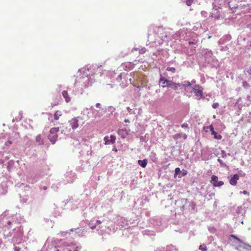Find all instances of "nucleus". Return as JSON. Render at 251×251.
Wrapping results in <instances>:
<instances>
[{
  "label": "nucleus",
  "instance_id": "ea45409f",
  "mask_svg": "<svg viewBox=\"0 0 251 251\" xmlns=\"http://www.w3.org/2000/svg\"><path fill=\"white\" fill-rule=\"evenodd\" d=\"M221 155H222V157L224 158H226V156H227V154H226V152L225 151H224V150H222L221 151ZM227 155H230V154L228 153V154H227Z\"/></svg>",
  "mask_w": 251,
  "mask_h": 251
},
{
  "label": "nucleus",
  "instance_id": "864d4df0",
  "mask_svg": "<svg viewBox=\"0 0 251 251\" xmlns=\"http://www.w3.org/2000/svg\"><path fill=\"white\" fill-rule=\"evenodd\" d=\"M71 199H67L65 201H64V206H65L68 203H69L70 201H71Z\"/></svg>",
  "mask_w": 251,
  "mask_h": 251
},
{
  "label": "nucleus",
  "instance_id": "c03bdc74",
  "mask_svg": "<svg viewBox=\"0 0 251 251\" xmlns=\"http://www.w3.org/2000/svg\"><path fill=\"white\" fill-rule=\"evenodd\" d=\"M219 106V104L218 102L213 103L212 105V107L213 109H216Z\"/></svg>",
  "mask_w": 251,
  "mask_h": 251
},
{
  "label": "nucleus",
  "instance_id": "f704fd0d",
  "mask_svg": "<svg viewBox=\"0 0 251 251\" xmlns=\"http://www.w3.org/2000/svg\"><path fill=\"white\" fill-rule=\"evenodd\" d=\"M74 230H76V233L78 234L79 235H81L83 233L84 231V229L81 230L79 229V228H72L70 230L73 231H74Z\"/></svg>",
  "mask_w": 251,
  "mask_h": 251
},
{
  "label": "nucleus",
  "instance_id": "bb28decb",
  "mask_svg": "<svg viewBox=\"0 0 251 251\" xmlns=\"http://www.w3.org/2000/svg\"><path fill=\"white\" fill-rule=\"evenodd\" d=\"M133 74L134 73L133 72L130 73L129 74H128L127 73H126V75L123 76V79L125 80H129L130 82L131 83L132 79L131 77H133Z\"/></svg>",
  "mask_w": 251,
  "mask_h": 251
},
{
  "label": "nucleus",
  "instance_id": "2eb2a0df",
  "mask_svg": "<svg viewBox=\"0 0 251 251\" xmlns=\"http://www.w3.org/2000/svg\"><path fill=\"white\" fill-rule=\"evenodd\" d=\"M116 139V136L115 135L111 134L110 135V136H108V135L104 136L103 141L105 145H110L113 144L115 142Z\"/></svg>",
  "mask_w": 251,
  "mask_h": 251
},
{
  "label": "nucleus",
  "instance_id": "6e6d98bb",
  "mask_svg": "<svg viewBox=\"0 0 251 251\" xmlns=\"http://www.w3.org/2000/svg\"><path fill=\"white\" fill-rule=\"evenodd\" d=\"M101 223V222L100 221V220H97L96 221V223H95V224H96V225H100Z\"/></svg>",
  "mask_w": 251,
  "mask_h": 251
},
{
  "label": "nucleus",
  "instance_id": "2f4dec72",
  "mask_svg": "<svg viewBox=\"0 0 251 251\" xmlns=\"http://www.w3.org/2000/svg\"><path fill=\"white\" fill-rule=\"evenodd\" d=\"M61 112L60 111H56L55 113L54 114V119L55 120H57L59 119V117L61 116Z\"/></svg>",
  "mask_w": 251,
  "mask_h": 251
},
{
  "label": "nucleus",
  "instance_id": "4c0bfd02",
  "mask_svg": "<svg viewBox=\"0 0 251 251\" xmlns=\"http://www.w3.org/2000/svg\"><path fill=\"white\" fill-rule=\"evenodd\" d=\"M115 108L112 106H109L107 108L108 111L111 114H112L115 110Z\"/></svg>",
  "mask_w": 251,
  "mask_h": 251
},
{
  "label": "nucleus",
  "instance_id": "774afa93",
  "mask_svg": "<svg viewBox=\"0 0 251 251\" xmlns=\"http://www.w3.org/2000/svg\"><path fill=\"white\" fill-rule=\"evenodd\" d=\"M175 147H175V146L172 147V150H171L172 152H173V151H174V149H175Z\"/></svg>",
  "mask_w": 251,
  "mask_h": 251
},
{
  "label": "nucleus",
  "instance_id": "5701e85b",
  "mask_svg": "<svg viewBox=\"0 0 251 251\" xmlns=\"http://www.w3.org/2000/svg\"><path fill=\"white\" fill-rule=\"evenodd\" d=\"M138 164L143 168H145L148 163V160L146 158L143 160H138L137 161Z\"/></svg>",
  "mask_w": 251,
  "mask_h": 251
},
{
  "label": "nucleus",
  "instance_id": "37998d69",
  "mask_svg": "<svg viewBox=\"0 0 251 251\" xmlns=\"http://www.w3.org/2000/svg\"><path fill=\"white\" fill-rule=\"evenodd\" d=\"M208 230L212 233H215L216 231L215 228L214 227H208Z\"/></svg>",
  "mask_w": 251,
  "mask_h": 251
},
{
  "label": "nucleus",
  "instance_id": "f8f14e48",
  "mask_svg": "<svg viewBox=\"0 0 251 251\" xmlns=\"http://www.w3.org/2000/svg\"><path fill=\"white\" fill-rule=\"evenodd\" d=\"M174 172V177L176 180L180 179L182 177L186 176L188 174L187 170L184 169L181 170L179 167L175 168Z\"/></svg>",
  "mask_w": 251,
  "mask_h": 251
},
{
  "label": "nucleus",
  "instance_id": "58836bf2",
  "mask_svg": "<svg viewBox=\"0 0 251 251\" xmlns=\"http://www.w3.org/2000/svg\"><path fill=\"white\" fill-rule=\"evenodd\" d=\"M229 49L228 45H227L225 46L220 47V50L221 51H226Z\"/></svg>",
  "mask_w": 251,
  "mask_h": 251
},
{
  "label": "nucleus",
  "instance_id": "aec40b11",
  "mask_svg": "<svg viewBox=\"0 0 251 251\" xmlns=\"http://www.w3.org/2000/svg\"><path fill=\"white\" fill-rule=\"evenodd\" d=\"M70 125L73 129H75L78 126V120L76 118H74L69 121Z\"/></svg>",
  "mask_w": 251,
  "mask_h": 251
},
{
  "label": "nucleus",
  "instance_id": "bf43d9fd",
  "mask_svg": "<svg viewBox=\"0 0 251 251\" xmlns=\"http://www.w3.org/2000/svg\"><path fill=\"white\" fill-rule=\"evenodd\" d=\"M182 137L183 138V140H184L187 138V136L186 134H182Z\"/></svg>",
  "mask_w": 251,
  "mask_h": 251
},
{
  "label": "nucleus",
  "instance_id": "cd10ccee",
  "mask_svg": "<svg viewBox=\"0 0 251 251\" xmlns=\"http://www.w3.org/2000/svg\"><path fill=\"white\" fill-rule=\"evenodd\" d=\"M182 136V133H177L173 136V138L176 140V144L177 145L178 143V140L181 138Z\"/></svg>",
  "mask_w": 251,
  "mask_h": 251
},
{
  "label": "nucleus",
  "instance_id": "680f3d73",
  "mask_svg": "<svg viewBox=\"0 0 251 251\" xmlns=\"http://www.w3.org/2000/svg\"><path fill=\"white\" fill-rule=\"evenodd\" d=\"M215 194L214 193H211L209 194V197L212 199V197L214 196Z\"/></svg>",
  "mask_w": 251,
  "mask_h": 251
},
{
  "label": "nucleus",
  "instance_id": "c756f323",
  "mask_svg": "<svg viewBox=\"0 0 251 251\" xmlns=\"http://www.w3.org/2000/svg\"><path fill=\"white\" fill-rule=\"evenodd\" d=\"M36 141L38 143L39 145H42L44 144L43 139L42 138L40 134L38 135L36 137Z\"/></svg>",
  "mask_w": 251,
  "mask_h": 251
},
{
  "label": "nucleus",
  "instance_id": "a18cd8bd",
  "mask_svg": "<svg viewBox=\"0 0 251 251\" xmlns=\"http://www.w3.org/2000/svg\"><path fill=\"white\" fill-rule=\"evenodd\" d=\"M159 37L161 38V39L163 41H166V39L168 37L167 35L166 34L165 35H161V36H160Z\"/></svg>",
  "mask_w": 251,
  "mask_h": 251
},
{
  "label": "nucleus",
  "instance_id": "0eeeda50",
  "mask_svg": "<svg viewBox=\"0 0 251 251\" xmlns=\"http://www.w3.org/2000/svg\"><path fill=\"white\" fill-rule=\"evenodd\" d=\"M230 238H233V239L236 240L239 243H241L238 246V248H242L244 250H245L246 251H251V249L249 246H251V245H249L248 243L244 242L242 240L239 238L235 234H231L230 235Z\"/></svg>",
  "mask_w": 251,
  "mask_h": 251
},
{
  "label": "nucleus",
  "instance_id": "49530a36",
  "mask_svg": "<svg viewBox=\"0 0 251 251\" xmlns=\"http://www.w3.org/2000/svg\"><path fill=\"white\" fill-rule=\"evenodd\" d=\"M89 226L90 228H91L92 229H95L96 227V224H93V223H89Z\"/></svg>",
  "mask_w": 251,
  "mask_h": 251
},
{
  "label": "nucleus",
  "instance_id": "de8ad7c7",
  "mask_svg": "<svg viewBox=\"0 0 251 251\" xmlns=\"http://www.w3.org/2000/svg\"><path fill=\"white\" fill-rule=\"evenodd\" d=\"M39 188L40 190H46L48 189V187L47 186L40 185Z\"/></svg>",
  "mask_w": 251,
  "mask_h": 251
},
{
  "label": "nucleus",
  "instance_id": "f03ea898",
  "mask_svg": "<svg viewBox=\"0 0 251 251\" xmlns=\"http://www.w3.org/2000/svg\"><path fill=\"white\" fill-rule=\"evenodd\" d=\"M218 3L219 5L213 3V7L209 17L216 20L223 19L226 17V14H227V11L225 9L226 7L224 6L221 1Z\"/></svg>",
  "mask_w": 251,
  "mask_h": 251
},
{
  "label": "nucleus",
  "instance_id": "9b49d317",
  "mask_svg": "<svg viewBox=\"0 0 251 251\" xmlns=\"http://www.w3.org/2000/svg\"><path fill=\"white\" fill-rule=\"evenodd\" d=\"M99 68V66H98L97 65L95 64V65H93L92 68L91 66H90L89 68H87L86 69H81L78 70V72L80 73H83V75L85 76H88L89 75H90V73L92 74L95 73V69H98Z\"/></svg>",
  "mask_w": 251,
  "mask_h": 251
},
{
  "label": "nucleus",
  "instance_id": "e2e57ef3",
  "mask_svg": "<svg viewBox=\"0 0 251 251\" xmlns=\"http://www.w3.org/2000/svg\"><path fill=\"white\" fill-rule=\"evenodd\" d=\"M139 52L140 53H144L145 52V49H142L140 51H139Z\"/></svg>",
  "mask_w": 251,
  "mask_h": 251
},
{
  "label": "nucleus",
  "instance_id": "f3484780",
  "mask_svg": "<svg viewBox=\"0 0 251 251\" xmlns=\"http://www.w3.org/2000/svg\"><path fill=\"white\" fill-rule=\"evenodd\" d=\"M171 80H169L165 77H163L160 75L159 79V85L162 87H167L168 88V85L171 82Z\"/></svg>",
  "mask_w": 251,
  "mask_h": 251
},
{
  "label": "nucleus",
  "instance_id": "20e7f679",
  "mask_svg": "<svg viewBox=\"0 0 251 251\" xmlns=\"http://www.w3.org/2000/svg\"><path fill=\"white\" fill-rule=\"evenodd\" d=\"M218 2L221 1L224 6L226 8L225 9L227 10V14L234 13L236 12V9L238 8L239 6L236 3L235 0H217Z\"/></svg>",
  "mask_w": 251,
  "mask_h": 251
},
{
  "label": "nucleus",
  "instance_id": "13d9d810",
  "mask_svg": "<svg viewBox=\"0 0 251 251\" xmlns=\"http://www.w3.org/2000/svg\"><path fill=\"white\" fill-rule=\"evenodd\" d=\"M240 193L246 195V194H247L248 193V192L247 190H244L243 191H240Z\"/></svg>",
  "mask_w": 251,
  "mask_h": 251
},
{
  "label": "nucleus",
  "instance_id": "a19ab883",
  "mask_svg": "<svg viewBox=\"0 0 251 251\" xmlns=\"http://www.w3.org/2000/svg\"><path fill=\"white\" fill-rule=\"evenodd\" d=\"M126 110L128 111V112L130 114H135V112L134 111H133V109L130 108V107H128V106L127 107Z\"/></svg>",
  "mask_w": 251,
  "mask_h": 251
},
{
  "label": "nucleus",
  "instance_id": "72a5a7b5",
  "mask_svg": "<svg viewBox=\"0 0 251 251\" xmlns=\"http://www.w3.org/2000/svg\"><path fill=\"white\" fill-rule=\"evenodd\" d=\"M217 160H218V162L220 163V166L221 167H224V168H227L228 167L227 165L225 163H224L223 162V161L222 159H221L220 158H219Z\"/></svg>",
  "mask_w": 251,
  "mask_h": 251
},
{
  "label": "nucleus",
  "instance_id": "338daca9",
  "mask_svg": "<svg viewBox=\"0 0 251 251\" xmlns=\"http://www.w3.org/2000/svg\"><path fill=\"white\" fill-rule=\"evenodd\" d=\"M58 104V102H57L56 103H55L54 104H52V107H53L54 106L57 105Z\"/></svg>",
  "mask_w": 251,
  "mask_h": 251
},
{
  "label": "nucleus",
  "instance_id": "603ef678",
  "mask_svg": "<svg viewBox=\"0 0 251 251\" xmlns=\"http://www.w3.org/2000/svg\"><path fill=\"white\" fill-rule=\"evenodd\" d=\"M12 144V142L10 140H8L5 142V145L7 146H10Z\"/></svg>",
  "mask_w": 251,
  "mask_h": 251
},
{
  "label": "nucleus",
  "instance_id": "9d476101",
  "mask_svg": "<svg viewBox=\"0 0 251 251\" xmlns=\"http://www.w3.org/2000/svg\"><path fill=\"white\" fill-rule=\"evenodd\" d=\"M12 241L14 243L17 240H21L23 236V229L20 227H15L12 229Z\"/></svg>",
  "mask_w": 251,
  "mask_h": 251
},
{
  "label": "nucleus",
  "instance_id": "39448f33",
  "mask_svg": "<svg viewBox=\"0 0 251 251\" xmlns=\"http://www.w3.org/2000/svg\"><path fill=\"white\" fill-rule=\"evenodd\" d=\"M184 39L188 43V45L191 47V50H192L193 48H195L194 47L198 42V39L196 35L193 33H187L185 34L184 36V34L182 35L180 37V40Z\"/></svg>",
  "mask_w": 251,
  "mask_h": 251
},
{
  "label": "nucleus",
  "instance_id": "473e14b6",
  "mask_svg": "<svg viewBox=\"0 0 251 251\" xmlns=\"http://www.w3.org/2000/svg\"><path fill=\"white\" fill-rule=\"evenodd\" d=\"M242 87L245 89H248L250 88L251 85L249 84V83L246 80H244L242 82Z\"/></svg>",
  "mask_w": 251,
  "mask_h": 251
},
{
  "label": "nucleus",
  "instance_id": "1a4fd4ad",
  "mask_svg": "<svg viewBox=\"0 0 251 251\" xmlns=\"http://www.w3.org/2000/svg\"><path fill=\"white\" fill-rule=\"evenodd\" d=\"M195 95L198 98V100H200L203 98V87L200 84H196L192 87Z\"/></svg>",
  "mask_w": 251,
  "mask_h": 251
},
{
  "label": "nucleus",
  "instance_id": "3c124183",
  "mask_svg": "<svg viewBox=\"0 0 251 251\" xmlns=\"http://www.w3.org/2000/svg\"><path fill=\"white\" fill-rule=\"evenodd\" d=\"M75 248V249L74 251H79V250L81 249L82 247L80 245H79L76 246Z\"/></svg>",
  "mask_w": 251,
  "mask_h": 251
},
{
  "label": "nucleus",
  "instance_id": "b1692460",
  "mask_svg": "<svg viewBox=\"0 0 251 251\" xmlns=\"http://www.w3.org/2000/svg\"><path fill=\"white\" fill-rule=\"evenodd\" d=\"M142 232L144 235H147L151 237L152 236H154L155 235V231H152V230H145L143 231Z\"/></svg>",
  "mask_w": 251,
  "mask_h": 251
},
{
  "label": "nucleus",
  "instance_id": "393cba45",
  "mask_svg": "<svg viewBox=\"0 0 251 251\" xmlns=\"http://www.w3.org/2000/svg\"><path fill=\"white\" fill-rule=\"evenodd\" d=\"M181 89L182 88H185L188 87H191L192 88V83L189 81H184L182 83H180Z\"/></svg>",
  "mask_w": 251,
  "mask_h": 251
},
{
  "label": "nucleus",
  "instance_id": "0e129e2a",
  "mask_svg": "<svg viewBox=\"0 0 251 251\" xmlns=\"http://www.w3.org/2000/svg\"><path fill=\"white\" fill-rule=\"evenodd\" d=\"M191 83H192V85L193 84H195L196 83V80L193 79L191 82H190Z\"/></svg>",
  "mask_w": 251,
  "mask_h": 251
},
{
  "label": "nucleus",
  "instance_id": "79ce46f5",
  "mask_svg": "<svg viewBox=\"0 0 251 251\" xmlns=\"http://www.w3.org/2000/svg\"><path fill=\"white\" fill-rule=\"evenodd\" d=\"M207 128L209 129V130L211 132V134L212 133H213V132H214L215 131V130H214V126L213 125H209Z\"/></svg>",
  "mask_w": 251,
  "mask_h": 251
},
{
  "label": "nucleus",
  "instance_id": "dca6fc26",
  "mask_svg": "<svg viewBox=\"0 0 251 251\" xmlns=\"http://www.w3.org/2000/svg\"><path fill=\"white\" fill-rule=\"evenodd\" d=\"M228 178L229 179V183L232 186H235L239 179V176L237 174H235L229 176Z\"/></svg>",
  "mask_w": 251,
  "mask_h": 251
},
{
  "label": "nucleus",
  "instance_id": "f257e3e1",
  "mask_svg": "<svg viewBox=\"0 0 251 251\" xmlns=\"http://www.w3.org/2000/svg\"><path fill=\"white\" fill-rule=\"evenodd\" d=\"M175 204L178 213L182 214H187L189 212L197 211L196 203L188 199L179 198L176 200Z\"/></svg>",
  "mask_w": 251,
  "mask_h": 251
},
{
  "label": "nucleus",
  "instance_id": "4468645a",
  "mask_svg": "<svg viewBox=\"0 0 251 251\" xmlns=\"http://www.w3.org/2000/svg\"><path fill=\"white\" fill-rule=\"evenodd\" d=\"M210 182L214 187H221L224 184V181L219 180L218 176L215 175L211 176Z\"/></svg>",
  "mask_w": 251,
  "mask_h": 251
},
{
  "label": "nucleus",
  "instance_id": "423d86ee",
  "mask_svg": "<svg viewBox=\"0 0 251 251\" xmlns=\"http://www.w3.org/2000/svg\"><path fill=\"white\" fill-rule=\"evenodd\" d=\"M203 52L204 54L205 60L208 63H215L218 62V60L213 55V52L211 50H210L208 49H204Z\"/></svg>",
  "mask_w": 251,
  "mask_h": 251
},
{
  "label": "nucleus",
  "instance_id": "c9c22d12",
  "mask_svg": "<svg viewBox=\"0 0 251 251\" xmlns=\"http://www.w3.org/2000/svg\"><path fill=\"white\" fill-rule=\"evenodd\" d=\"M199 249L201 251H207V248L205 244L201 245L199 247Z\"/></svg>",
  "mask_w": 251,
  "mask_h": 251
},
{
  "label": "nucleus",
  "instance_id": "7ed1b4c3",
  "mask_svg": "<svg viewBox=\"0 0 251 251\" xmlns=\"http://www.w3.org/2000/svg\"><path fill=\"white\" fill-rule=\"evenodd\" d=\"M150 223L155 228V230L158 232L162 231L167 226L166 220L158 216L151 219Z\"/></svg>",
  "mask_w": 251,
  "mask_h": 251
},
{
  "label": "nucleus",
  "instance_id": "ddd939ff",
  "mask_svg": "<svg viewBox=\"0 0 251 251\" xmlns=\"http://www.w3.org/2000/svg\"><path fill=\"white\" fill-rule=\"evenodd\" d=\"M64 177L65 179L64 180V181H65V184L72 183L76 178V175L75 173L70 171L66 173L64 175Z\"/></svg>",
  "mask_w": 251,
  "mask_h": 251
},
{
  "label": "nucleus",
  "instance_id": "4d7b16f0",
  "mask_svg": "<svg viewBox=\"0 0 251 251\" xmlns=\"http://www.w3.org/2000/svg\"><path fill=\"white\" fill-rule=\"evenodd\" d=\"M201 14L202 16L206 17V15L207 14V13L205 11H202Z\"/></svg>",
  "mask_w": 251,
  "mask_h": 251
},
{
  "label": "nucleus",
  "instance_id": "6e6552de",
  "mask_svg": "<svg viewBox=\"0 0 251 251\" xmlns=\"http://www.w3.org/2000/svg\"><path fill=\"white\" fill-rule=\"evenodd\" d=\"M58 131V127H52L50 130V133L48 135V139L52 144H54L56 143L58 138L57 133Z\"/></svg>",
  "mask_w": 251,
  "mask_h": 251
},
{
  "label": "nucleus",
  "instance_id": "052dcab7",
  "mask_svg": "<svg viewBox=\"0 0 251 251\" xmlns=\"http://www.w3.org/2000/svg\"><path fill=\"white\" fill-rule=\"evenodd\" d=\"M112 151L117 152L118 151V149L116 148L115 146H114L112 149Z\"/></svg>",
  "mask_w": 251,
  "mask_h": 251
},
{
  "label": "nucleus",
  "instance_id": "69168bd1",
  "mask_svg": "<svg viewBox=\"0 0 251 251\" xmlns=\"http://www.w3.org/2000/svg\"><path fill=\"white\" fill-rule=\"evenodd\" d=\"M57 86H58V88L59 89V91H60V89H61V88L62 87V85L61 84H59V85H57Z\"/></svg>",
  "mask_w": 251,
  "mask_h": 251
},
{
  "label": "nucleus",
  "instance_id": "7c9ffc66",
  "mask_svg": "<svg viewBox=\"0 0 251 251\" xmlns=\"http://www.w3.org/2000/svg\"><path fill=\"white\" fill-rule=\"evenodd\" d=\"M126 75L125 72H123V73H120V74H119L118 75V76L117 77L116 80L118 82H120V81H121L122 79H123V76H125Z\"/></svg>",
  "mask_w": 251,
  "mask_h": 251
},
{
  "label": "nucleus",
  "instance_id": "a211bd4d",
  "mask_svg": "<svg viewBox=\"0 0 251 251\" xmlns=\"http://www.w3.org/2000/svg\"><path fill=\"white\" fill-rule=\"evenodd\" d=\"M231 39V36L230 34H226L221 38L218 41L219 45H223L226 42L229 41Z\"/></svg>",
  "mask_w": 251,
  "mask_h": 251
},
{
  "label": "nucleus",
  "instance_id": "09e8293b",
  "mask_svg": "<svg viewBox=\"0 0 251 251\" xmlns=\"http://www.w3.org/2000/svg\"><path fill=\"white\" fill-rule=\"evenodd\" d=\"M193 2V0H186V4L188 6H191Z\"/></svg>",
  "mask_w": 251,
  "mask_h": 251
},
{
  "label": "nucleus",
  "instance_id": "5fc2aeb1",
  "mask_svg": "<svg viewBox=\"0 0 251 251\" xmlns=\"http://www.w3.org/2000/svg\"><path fill=\"white\" fill-rule=\"evenodd\" d=\"M96 107L97 108H100V109L101 108V104L100 103H97L96 104Z\"/></svg>",
  "mask_w": 251,
  "mask_h": 251
},
{
  "label": "nucleus",
  "instance_id": "412c9836",
  "mask_svg": "<svg viewBox=\"0 0 251 251\" xmlns=\"http://www.w3.org/2000/svg\"><path fill=\"white\" fill-rule=\"evenodd\" d=\"M123 67L125 70L128 71L132 70L134 67V64L131 62H127L123 64Z\"/></svg>",
  "mask_w": 251,
  "mask_h": 251
},
{
  "label": "nucleus",
  "instance_id": "4be33fe9",
  "mask_svg": "<svg viewBox=\"0 0 251 251\" xmlns=\"http://www.w3.org/2000/svg\"><path fill=\"white\" fill-rule=\"evenodd\" d=\"M62 95L67 103H69V102H70L71 98L69 95L67 91L63 90L62 92Z\"/></svg>",
  "mask_w": 251,
  "mask_h": 251
},
{
  "label": "nucleus",
  "instance_id": "6ab92c4d",
  "mask_svg": "<svg viewBox=\"0 0 251 251\" xmlns=\"http://www.w3.org/2000/svg\"><path fill=\"white\" fill-rule=\"evenodd\" d=\"M168 88H170L174 90H177L179 88L181 89V84L180 83H176L171 81L170 83L168 85Z\"/></svg>",
  "mask_w": 251,
  "mask_h": 251
},
{
  "label": "nucleus",
  "instance_id": "c85d7f7f",
  "mask_svg": "<svg viewBox=\"0 0 251 251\" xmlns=\"http://www.w3.org/2000/svg\"><path fill=\"white\" fill-rule=\"evenodd\" d=\"M211 134L213 136V138L216 140H221L222 138V135L215 131L214 132H213V133H212Z\"/></svg>",
  "mask_w": 251,
  "mask_h": 251
},
{
  "label": "nucleus",
  "instance_id": "e433bc0d",
  "mask_svg": "<svg viewBox=\"0 0 251 251\" xmlns=\"http://www.w3.org/2000/svg\"><path fill=\"white\" fill-rule=\"evenodd\" d=\"M166 71L171 72L173 73H175L176 71V69L175 67H167L166 69Z\"/></svg>",
  "mask_w": 251,
  "mask_h": 251
},
{
  "label": "nucleus",
  "instance_id": "a878e982",
  "mask_svg": "<svg viewBox=\"0 0 251 251\" xmlns=\"http://www.w3.org/2000/svg\"><path fill=\"white\" fill-rule=\"evenodd\" d=\"M14 165V161L13 160H10L8 161L7 165V169L9 172H10L13 169Z\"/></svg>",
  "mask_w": 251,
  "mask_h": 251
},
{
  "label": "nucleus",
  "instance_id": "8fccbe9b",
  "mask_svg": "<svg viewBox=\"0 0 251 251\" xmlns=\"http://www.w3.org/2000/svg\"><path fill=\"white\" fill-rule=\"evenodd\" d=\"M181 127L183 128H188V125L187 123H183L181 124Z\"/></svg>",
  "mask_w": 251,
  "mask_h": 251
}]
</instances>
